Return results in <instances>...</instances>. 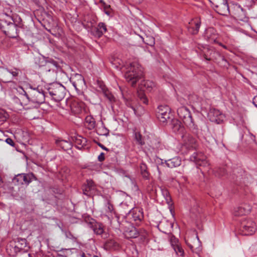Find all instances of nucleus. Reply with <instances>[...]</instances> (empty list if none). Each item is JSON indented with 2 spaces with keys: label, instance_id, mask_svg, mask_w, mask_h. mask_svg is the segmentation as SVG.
<instances>
[{
  "label": "nucleus",
  "instance_id": "nucleus-22",
  "mask_svg": "<svg viewBox=\"0 0 257 257\" xmlns=\"http://www.w3.org/2000/svg\"><path fill=\"white\" fill-rule=\"evenodd\" d=\"M139 85L141 90L143 91L147 90L151 92L155 87V83L153 81L149 80H142Z\"/></svg>",
  "mask_w": 257,
  "mask_h": 257
},
{
  "label": "nucleus",
  "instance_id": "nucleus-47",
  "mask_svg": "<svg viewBox=\"0 0 257 257\" xmlns=\"http://www.w3.org/2000/svg\"><path fill=\"white\" fill-rule=\"evenodd\" d=\"M97 85L98 88H99V90L102 91V93H103L104 91L107 90V88H106V86L105 85L103 82L98 81Z\"/></svg>",
  "mask_w": 257,
  "mask_h": 257
},
{
  "label": "nucleus",
  "instance_id": "nucleus-28",
  "mask_svg": "<svg viewBox=\"0 0 257 257\" xmlns=\"http://www.w3.org/2000/svg\"><path fill=\"white\" fill-rule=\"evenodd\" d=\"M87 139L80 136L76 137L75 140L76 147L79 150L84 148L87 145Z\"/></svg>",
  "mask_w": 257,
  "mask_h": 257
},
{
  "label": "nucleus",
  "instance_id": "nucleus-40",
  "mask_svg": "<svg viewBox=\"0 0 257 257\" xmlns=\"http://www.w3.org/2000/svg\"><path fill=\"white\" fill-rule=\"evenodd\" d=\"M138 96L140 100L145 104H148V99L147 98L143 91L140 90L138 92Z\"/></svg>",
  "mask_w": 257,
  "mask_h": 257
},
{
  "label": "nucleus",
  "instance_id": "nucleus-33",
  "mask_svg": "<svg viewBox=\"0 0 257 257\" xmlns=\"http://www.w3.org/2000/svg\"><path fill=\"white\" fill-rule=\"evenodd\" d=\"M95 119L91 116H87L85 118V125L87 128L91 130L95 127Z\"/></svg>",
  "mask_w": 257,
  "mask_h": 257
},
{
  "label": "nucleus",
  "instance_id": "nucleus-21",
  "mask_svg": "<svg viewBox=\"0 0 257 257\" xmlns=\"http://www.w3.org/2000/svg\"><path fill=\"white\" fill-rule=\"evenodd\" d=\"M171 127L173 131L182 136L184 134V127L180 120L177 119H172L171 120Z\"/></svg>",
  "mask_w": 257,
  "mask_h": 257
},
{
  "label": "nucleus",
  "instance_id": "nucleus-41",
  "mask_svg": "<svg viewBox=\"0 0 257 257\" xmlns=\"http://www.w3.org/2000/svg\"><path fill=\"white\" fill-rule=\"evenodd\" d=\"M99 3L101 4V6L103 7L105 14L107 16H109L110 12L108 10V9L110 8V5H107L103 0H100Z\"/></svg>",
  "mask_w": 257,
  "mask_h": 257
},
{
  "label": "nucleus",
  "instance_id": "nucleus-52",
  "mask_svg": "<svg viewBox=\"0 0 257 257\" xmlns=\"http://www.w3.org/2000/svg\"><path fill=\"white\" fill-rule=\"evenodd\" d=\"M77 257H91V255L88 253H85L83 252H81L78 255H77Z\"/></svg>",
  "mask_w": 257,
  "mask_h": 257
},
{
  "label": "nucleus",
  "instance_id": "nucleus-38",
  "mask_svg": "<svg viewBox=\"0 0 257 257\" xmlns=\"http://www.w3.org/2000/svg\"><path fill=\"white\" fill-rule=\"evenodd\" d=\"M133 136L134 137V139L135 141H136V143L142 146L145 145V142L143 139V136L141 134V133L139 132H134L133 134Z\"/></svg>",
  "mask_w": 257,
  "mask_h": 257
},
{
  "label": "nucleus",
  "instance_id": "nucleus-61",
  "mask_svg": "<svg viewBox=\"0 0 257 257\" xmlns=\"http://www.w3.org/2000/svg\"><path fill=\"white\" fill-rule=\"evenodd\" d=\"M28 257H34L35 256V255L33 254H31V253H29L28 254Z\"/></svg>",
  "mask_w": 257,
  "mask_h": 257
},
{
  "label": "nucleus",
  "instance_id": "nucleus-18",
  "mask_svg": "<svg viewBox=\"0 0 257 257\" xmlns=\"http://www.w3.org/2000/svg\"><path fill=\"white\" fill-rule=\"evenodd\" d=\"M96 190V185L92 180L87 179L86 183L82 186L83 194L86 196H90L92 191Z\"/></svg>",
  "mask_w": 257,
  "mask_h": 257
},
{
  "label": "nucleus",
  "instance_id": "nucleus-4",
  "mask_svg": "<svg viewBox=\"0 0 257 257\" xmlns=\"http://www.w3.org/2000/svg\"><path fill=\"white\" fill-rule=\"evenodd\" d=\"M0 29L6 35L10 38H16L18 37V28L12 17H8L7 20H1Z\"/></svg>",
  "mask_w": 257,
  "mask_h": 257
},
{
  "label": "nucleus",
  "instance_id": "nucleus-50",
  "mask_svg": "<svg viewBox=\"0 0 257 257\" xmlns=\"http://www.w3.org/2000/svg\"><path fill=\"white\" fill-rule=\"evenodd\" d=\"M139 231V236H141V239H145L148 236V232L145 230H140Z\"/></svg>",
  "mask_w": 257,
  "mask_h": 257
},
{
  "label": "nucleus",
  "instance_id": "nucleus-46",
  "mask_svg": "<svg viewBox=\"0 0 257 257\" xmlns=\"http://www.w3.org/2000/svg\"><path fill=\"white\" fill-rule=\"evenodd\" d=\"M65 235L67 238L70 239L74 242L77 240V237L74 236L69 231H66L65 232Z\"/></svg>",
  "mask_w": 257,
  "mask_h": 257
},
{
  "label": "nucleus",
  "instance_id": "nucleus-39",
  "mask_svg": "<svg viewBox=\"0 0 257 257\" xmlns=\"http://www.w3.org/2000/svg\"><path fill=\"white\" fill-rule=\"evenodd\" d=\"M213 172L216 176L221 177L226 174V171L224 167H219L215 168Z\"/></svg>",
  "mask_w": 257,
  "mask_h": 257
},
{
  "label": "nucleus",
  "instance_id": "nucleus-58",
  "mask_svg": "<svg viewBox=\"0 0 257 257\" xmlns=\"http://www.w3.org/2000/svg\"><path fill=\"white\" fill-rule=\"evenodd\" d=\"M126 103L127 105L128 106H130V107H131L133 109L134 112H136V108L134 106H133L131 104H130L129 103H127V102H126Z\"/></svg>",
  "mask_w": 257,
  "mask_h": 257
},
{
  "label": "nucleus",
  "instance_id": "nucleus-34",
  "mask_svg": "<svg viewBox=\"0 0 257 257\" xmlns=\"http://www.w3.org/2000/svg\"><path fill=\"white\" fill-rule=\"evenodd\" d=\"M151 147L157 151L162 150L163 146L158 139H153L151 141Z\"/></svg>",
  "mask_w": 257,
  "mask_h": 257
},
{
  "label": "nucleus",
  "instance_id": "nucleus-59",
  "mask_svg": "<svg viewBox=\"0 0 257 257\" xmlns=\"http://www.w3.org/2000/svg\"><path fill=\"white\" fill-rule=\"evenodd\" d=\"M250 139L253 141L255 142V136L251 134H250Z\"/></svg>",
  "mask_w": 257,
  "mask_h": 257
},
{
  "label": "nucleus",
  "instance_id": "nucleus-57",
  "mask_svg": "<svg viewBox=\"0 0 257 257\" xmlns=\"http://www.w3.org/2000/svg\"><path fill=\"white\" fill-rule=\"evenodd\" d=\"M98 145L104 150L107 151L108 150L106 147L100 143L98 144Z\"/></svg>",
  "mask_w": 257,
  "mask_h": 257
},
{
  "label": "nucleus",
  "instance_id": "nucleus-24",
  "mask_svg": "<svg viewBox=\"0 0 257 257\" xmlns=\"http://www.w3.org/2000/svg\"><path fill=\"white\" fill-rule=\"evenodd\" d=\"M104 248L107 250H116L119 248L120 246L115 240L107 239L104 243Z\"/></svg>",
  "mask_w": 257,
  "mask_h": 257
},
{
  "label": "nucleus",
  "instance_id": "nucleus-12",
  "mask_svg": "<svg viewBox=\"0 0 257 257\" xmlns=\"http://www.w3.org/2000/svg\"><path fill=\"white\" fill-rule=\"evenodd\" d=\"M127 217L135 221L136 225H139L144 218L143 209L140 207H134L127 214Z\"/></svg>",
  "mask_w": 257,
  "mask_h": 257
},
{
  "label": "nucleus",
  "instance_id": "nucleus-36",
  "mask_svg": "<svg viewBox=\"0 0 257 257\" xmlns=\"http://www.w3.org/2000/svg\"><path fill=\"white\" fill-rule=\"evenodd\" d=\"M160 189L162 194L166 200V202L168 204V205H171L172 204V201L168 190L167 189L162 187H161Z\"/></svg>",
  "mask_w": 257,
  "mask_h": 257
},
{
  "label": "nucleus",
  "instance_id": "nucleus-3",
  "mask_svg": "<svg viewBox=\"0 0 257 257\" xmlns=\"http://www.w3.org/2000/svg\"><path fill=\"white\" fill-rule=\"evenodd\" d=\"M177 113L184 123L194 133H197L198 131V125L195 123L191 112L186 106H181L178 108Z\"/></svg>",
  "mask_w": 257,
  "mask_h": 257
},
{
  "label": "nucleus",
  "instance_id": "nucleus-15",
  "mask_svg": "<svg viewBox=\"0 0 257 257\" xmlns=\"http://www.w3.org/2000/svg\"><path fill=\"white\" fill-rule=\"evenodd\" d=\"M15 245L14 247V251L15 253H18L21 251L26 252L29 249L27 241L25 238H17L15 240Z\"/></svg>",
  "mask_w": 257,
  "mask_h": 257
},
{
  "label": "nucleus",
  "instance_id": "nucleus-55",
  "mask_svg": "<svg viewBox=\"0 0 257 257\" xmlns=\"http://www.w3.org/2000/svg\"><path fill=\"white\" fill-rule=\"evenodd\" d=\"M252 103L257 108V95L253 97L252 99Z\"/></svg>",
  "mask_w": 257,
  "mask_h": 257
},
{
  "label": "nucleus",
  "instance_id": "nucleus-10",
  "mask_svg": "<svg viewBox=\"0 0 257 257\" xmlns=\"http://www.w3.org/2000/svg\"><path fill=\"white\" fill-rule=\"evenodd\" d=\"M191 217L196 220H200L203 216V209L200 206L199 201L194 199L191 203L190 209Z\"/></svg>",
  "mask_w": 257,
  "mask_h": 257
},
{
  "label": "nucleus",
  "instance_id": "nucleus-51",
  "mask_svg": "<svg viewBox=\"0 0 257 257\" xmlns=\"http://www.w3.org/2000/svg\"><path fill=\"white\" fill-rule=\"evenodd\" d=\"M5 142L9 145H10L11 146L16 147V144L11 138H8L6 139Z\"/></svg>",
  "mask_w": 257,
  "mask_h": 257
},
{
  "label": "nucleus",
  "instance_id": "nucleus-30",
  "mask_svg": "<svg viewBox=\"0 0 257 257\" xmlns=\"http://www.w3.org/2000/svg\"><path fill=\"white\" fill-rule=\"evenodd\" d=\"M1 79L3 82L5 83H8L12 81V76L11 74L10 70L6 68L4 69L3 72L1 73Z\"/></svg>",
  "mask_w": 257,
  "mask_h": 257
},
{
  "label": "nucleus",
  "instance_id": "nucleus-17",
  "mask_svg": "<svg viewBox=\"0 0 257 257\" xmlns=\"http://www.w3.org/2000/svg\"><path fill=\"white\" fill-rule=\"evenodd\" d=\"M181 137L183 140L184 146L187 148L190 149H195L196 140L191 135L187 133H184Z\"/></svg>",
  "mask_w": 257,
  "mask_h": 257
},
{
  "label": "nucleus",
  "instance_id": "nucleus-44",
  "mask_svg": "<svg viewBox=\"0 0 257 257\" xmlns=\"http://www.w3.org/2000/svg\"><path fill=\"white\" fill-rule=\"evenodd\" d=\"M9 117V114L3 110H0V121L4 122Z\"/></svg>",
  "mask_w": 257,
  "mask_h": 257
},
{
  "label": "nucleus",
  "instance_id": "nucleus-60",
  "mask_svg": "<svg viewBox=\"0 0 257 257\" xmlns=\"http://www.w3.org/2000/svg\"><path fill=\"white\" fill-rule=\"evenodd\" d=\"M58 256L59 257H67L66 255L62 254V253H58Z\"/></svg>",
  "mask_w": 257,
  "mask_h": 257
},
{
  "label": "nucleus",
  "instance_id": "nucleus-53",
  "mask_svg": "<svg viewBox=\"0 0 257 257\" xmlns=\"http://www.w3.org/2000/svg\"><path fill=\"white\" fill-rule=\"evenodd\" d=\"M104 154L103 153H101L100 154L98 157V160L100 162H102L104 160Z\"/></svg>",
  "mask_w": 257,
  "mask_h": 257
},
{
  "label": "nucleus",
  "instance_id": "nucleus-31",
  "mask_svg": "<svg viewBox=\"0 0 257 257\" xmlns=\"http://www.w3.org/2000/svg\"><path fill=\"white\" fill-rule=\"evenodd\" d=\"M75 78L77 79V81H71L74 88L77 90L78 87L82 86L85 82L83 77L81 74H76Z\"/></svg>",
  "mask_w": 257,
  "mask_h": 257
},
{
  "label": "nucleus",
  "instance_id": "nucleus-27",
  "mask_svg": "<svg viewBox=\"0 0 257 257\" xmlns=\"http://www.w3.org/2000/svg\"><path fill=\"white\" fill-rule=\"evenodd\" d=\"M221 114V112L219 110L214 108H210L208 112L209 116L212 117L210 118L211 120L212 121H216L217 123H219L221 120L220 118H217Z\"/></svg>",
  "mask_w": 257,
  "mask_h": 257
},
{
  "label": "nucleus",
  "instance_id": "nucleus-2",
  "mask_svg": "<svg viewBox=\"0 0 257 257\" xmlns=\"http://www.w3.org/2000/svg\"><path fill=\"white\" fill-rule=\"evenodd\" d=\"M42 88L38 87L37 88H30L28 91H24V95L27 100L28 102H32L33 103L40 105L45 102V94Z\"/></svg>",
  "mask_w": 257,
  "mask_h": 257
},
{
  "label": "nucleus",
  "instance_id": "nucleus-62",
  "mask_svg": "<svg viewBox=\"0 0 257 257\" xmlns=\"http://www.w3.org/2000/svg\"><path fill=\"white\" fill-rule=\"evenodd\" d=\"M67 249H62L61 250H60L59 251L60 252H64V251L66 250Z\"/></svg>",
  "mask_w": 257,
  "mask_h": 257
},
{
  "label": "nucleus",
  "instance_id": "nucleus-14",
  "mask_svg": "<svg viewBox=\"0 0 257 257\" xmlns=\"http://www.w3.org/2000/svg\"><path fill=\"white\" fill-rule=\"evenodd\" d=\"M43 58L45 63L44 65H41V66H44V69L46 71L49 72L52 71L54 72H57L61 69L59 63L53 58L45 57H43Z\"/></svg>",
  "mask_w": 257,
  "mask_h": 257
},
{
  "label": "nucleus",
  "instance_id": "nucleus-20",
  "mask_svg": "<svg viewBox=\"0 0 257 257\" xmlns=\"http://www.w3.org/2000/svg\"><path fill=\"white\" fill-rule=\"evenodd\" d=\"M201 26V21L200 20H193L188 24L187 26L188 31L192 35H196L198 34Z\"/></svg>",
  "mask_w": 257,
  "mask_h": 257
},
{
  "label": "nucleus",
  "instance_id": "nucleus-9",
  "mask_svg": "<svg viewBox=\"0 0 257 257\" xmlns=\"http://www.w3.org/2000/svg\"><path fill=\"white\" fill-rule=\"evenodd\" d=\"M203 36L204 39L209 43L218 44L220 46H222L224 49H227L226 46L223 45L221 43H219L218 41L219 37L218 34L214 28L212 27H209L206 29Z\"/></svg>",
  "mask_w": 257,
  "mask_h": 257
},
{
  "label": "nucleus",
  "instance_id": "nucleus-37",
  "mask_svg": "<svg viewBox=\"0 0 257 257\" xmlns=\"http://www.w3.org/2000/svg\"><path fill=\"white\" fill-rule=\"evenodd\" d=\"M140 168L141 173L143 178L148 179L149 177V173L148 171L147 165L145 163L142 162L140 164Z\"/></svg>",
  "mask_w": 257,
  "mask_h": 257
},
{
  "label": "nucleus",
  "instance_id": "nucleus-25",
  "mask_svg": "<svg viewBox=\"0 0 257 257\" xmlns=\"http://www.w3.org/2000/svg\"><path fill=\"white\" fill-rule=\"evenodd\" d=\"M182 160L179 157H175L172 159L165 161L166 166L170 168H176L181 165Z\"/></svg>",
  "mask_w": 257,
  "mask_h": 257
},
{
  "label": "nucleus",
  "instance_id": "nucleus-6",
  "mask_svg": "<svg viewBox=\"0 0 257 257\" xmlns=\"http://www.w3.org/2000/svg\"><path fill=\"white\" fill-rule=\"evenodd\" d=\"M214 10L218 14L227 16L229 14V9L227 0H208Z\"/></svg>",
  "mask_w": 257,
  "mask_h": 257
},
{
  "label": "nucleus",
  "instance_id": "nucleus-32",
  "mask_svg": "<svg viewBox=\"0 0 257 257\" xmlns=\"http://www.w3.org/2000/svg\"><path fill=\"white\" fill-rule=\"evenodd\" d=\"M91 228L97 235H101L104 232L103 226L101 223L96 222L94 224H91Z\"/></svg>",
  "mask_w": 257,
  "mask_h": 257
},
{
  "label": "nucleus",
  "instance_id": "nucleus-26",
  "mask_svg": "<svg viewBox=\"0 0 257 257\" xmlns=\"http://www.w3.org/2000/svg\"><path fill=\"white\" fill-rule=\"evenodd\" d=\"M124 234L126 238H135L139 236V231L136 227L131 226L125 230Z\"/></svg>",
  "mask_w": 257,
  "mask_h": 257
},
{
  "label": "nucleus",
  "instance_id": "nucleus-7",
  "mask_svg": "<svg viewBox=\"0 0 257 257\" xmlns=\"http://www.w3.org/2000/svg\"><path fill=\"white\" fill-rule=\"evenodd\" d=\"M201 55L206 60L216 62L219 58L222 61H226L225 58L213 48L205 47L201 50Z\"/></svg>",
  "mask_w": 257,
  "mask_h": 257
},
{
  "label": "nucleus",
  "instance_id": "nucleus-64",
  "mask_svg": "<svg viewBox=\"0 0 257 257\" xmlns=\"http://www.w3.org/2000/svg\"><path fill=\"white\" fill-rule=\"evenodd\" d=\"M91 257H98V256H96V255H94L93 256H91Z\"/></svg>",
  "mask_w": 257,
  "mask_h": 257
},
{
  "label": "nucleus",
  "instance_id": "nucleus-54",
  "mask_svg": "<svg viewBox=\"0 0 257 257\" xmlns=\"http://www.w3.org/2000/svg\"><path fill=\"white\" fill-rule=\"evenodd\" d=\"M18 91L19 92V93L22 95V96L25 97V96L24 95V91H26L22 87H20Z\"/></svg>",
  "mask_w": 257,
  "mask_h": 257
},
{
  "label": "nucleus",
  "instance_id": "nucleus-45",
  "mask_svg": "<svg viewBox=\"0 0 257 257\" xmlns=\"http://www.w3.org/2000/svg\"><path fill=\"white\" fill-rule=\"evenodd\" d=\"M103 93L110 102H113L115 101V97L109 92V91L108 89L106 91H104Z\"/></svg>",
  "mask_w": 257,
  "mask_h": 257
},
{
  "label": "nucleus",
  "instance_id": "nucleus-29",
  "mask_svg": "<svg viewBox=\"0 0 257 257\" xmlns=\"http://www.w3.org/2000/svg\"><path fill=\"white\" fill-rule=\"evenodd\" d=\"M56 144L64 151L70 150L72 147V145L70 142L63 140H57L56 141Z\"/></svg>",
  "mask_w": 257,
  "mask_h": 257
},
{
  "label": "nucleus",
  "instance_id": "nucleus-5",
  "mask_svg": "<svg viewBox=\"0 0 257 257\" xmlns=\"http://www.w3.org/2000/svg\"><path fill=\"white\" fill-rule=\"evenodd\" d=\"M48 92L55 101H60L65 97L66 88L62 84L58 83H52L47 89Z\"/></svg>",
  "mask_w": 257,
  "mask_h": 257
},
{
  "label": "nucleus",
  "instance_id": "nucleus-49",
  "mask_svg": "<svg viewBox=\"0 0 257 257\" xmlns=\"http://www.w3.org/2000/svg\"><path fill=\"white\" fill-rule=\"evenodd\" d=\"M240 223H244L247 226H256L255 223L251 219H244L241 221Z\"/></svg>",
  "mask_w": 257,
  "mask_h": 257
},
{
  "label": "nucleus",
  "instance_id": "nucleus-35",
  "mask_svg": "<svg viewBox=\"0 0 257 257\" xmlns=\"http://www.w3.org/2000/svg\"><path fill=\"white\" fill-rule=\"evenodd\" d=\"M13 99L17 105L16 108L18 110H22L23 108H24V106L27 105V100L26 99V100H25L24 98H22L23 101H21V100L17 97H14Z\"/></svg>",
  "mask_w": 257,
  "mask_h": 257
},
{
  "label": "nucleus",
  "instance_id": "nucleus-23",
  "mask_svg": "<svg viewBox=\"0 0 257 257\" xmlns=\"http://www.w3.org/2000/svg\"><path fill=\"white\" fill-rule=\"evenodd\" d=\"M240 231L243 235H249L253 234L256 229V226H247L244 223H240Z\"/></svg>",
  "mask_w": 257,
  "mask_h": 257
},
{
  "label": "nucleus",
  "instance_id": "nucleus-63",
  "mask_svg": "<svg viewBox=\"0 0 257 257\" xmlns=\"http://www.w3.org/2000/svg\"><path fill=\"white\" fill-rule=\"evenodd\" d=\"M160 161H161V164H163L164 163V162H163V160H160Z\"/></svg>",
  "mask_w": 257,
  "mask_h": 257
},
{
  "label": "nucleus",
  "instance_id": "nucleus-13",
  "mask_svg": "<svg viewBox=\"0 0 257 257\" xmlns=\"http://www.w3.org/2000/svg\"><path fill=\"white\" fill-rule=\"evenodd\" d=\"M190 160L193 162L197 167H207L209 165L207 158L204 154L200 151L194 152L190 157Z\"/></svg>",
  "mask_w": 257,
  "mask_h": 257
},
{
  "label": "nucleus",
  "instance_id": "nucleus-16",
  "mask_svg": "<svg viewBox=\"0 0 257 257\" xmlns=\"http://www.w3.org/2000/svg\"><path fill=\"white\" fill-rule=\"evenodd\" d=\"M91 27V33L97 38L101 37L107 31L106 25L102 22L99 23L96 27Z\"/></svg>",
  "mask_w": 257,
  "mask_h": 257
},
{
  "label": "nucleus",
  "instance_id": "nucleus-56",
  "mask_svg": "<svg viewBox=\"0 0 257 257\" xmlns=\"http://www.w3.org/2000/svg\"><path fill=\"white\" fill-rule=\"evenodd\" d=\"M11 74L12 76V80H13V78L14 77L17 76L18 74V73L16 71H10Z\"/></svg>",
  "mask_w": 257,
  "mask_h": 257
},
{
  "label": "nucleus",
  "instance_id": "nucleus-11",
  "mask_svg": "<svg viewBox=\"0 0 257 257\" xmlns=\"http://www.w3.org/2000/svg\"><path fill=\"white\" fill-rule=\"evenodd\" d=\"M157 116L162 123L167 122L171 119L172 114L170 107L167 105H160L157 111Z\"/></svg>",
  "mask_w": 257,
  "mask_h": 257
},
{
  "label": "nucleus",
  "instance_id": "nucleus-42",
  "mask_svg": "<svg viewBox=\"0 0 257 257\" xmlns=\"http://www.w3.org/2000/svg\"><path fill=\"white\" fill-rule=\"evenodd\" d=\"M105 211L109 215V214H112L114 213L113 207L112 204L107 201L105 204Z\"/></svg>",
  "mask_w": 257,
  "mask_h": 257
},
{
  "label": "nucleus",
  "instance_id": "nucleus-48",
  "mask_svg": "<svg viewBox=\"0 0 257 257\" xmlns=\"http://www.w3.org/2000/svg\"><path fill=\"white\" fill-rule=\"evenodd\" d=\"M146 41H144V42L147 45L152 46L155 44V39L153 37H147Z\"/></svg>",
  "mask_w": 257,
  "mask_h": 257
},
{
  "label": "nucleus",
  "instance_id": "nucleus-19",
  "mask_svg": "<svg viewBox=\"0 0 257 257\" xmlns=\"http://www.w3.org/2000/svg\"><path fill=\"white\" fill-rule=\"evenodd\" d=\"M250 210V206L248 204H242L238 207L234 208L233 214L236 216L245 215L249 213Z\"/></svg>",
  "mask_w": 257,
  "mask_h": 257
},
{
  "label": "nucleus",
  "instance_id": "nucleus-43",
  "mask_svg": "<svg viewBox=\"0 0 257 257\" xmlns=\"http://www.w3.org/2000/svg\"><path fill=\"white\" fill-rule=\"evenodd\" d=\"M174 250L175 251L176 254L178 256H183L184 255V251L182 247L179 245H176L174 247Z\"/></svg>",
  "mask_w": 257,
  "mask_h": 257
},
{
  "label": "nucleus",
  "instance_id": "nucleus-8",
  "mask_svg": "<svg viewBox=\"0 0 257 257\" xmlns=\"http://www.w3.org/2000/svg\"><path fill=\"white\" fill-rule=\"evenodd\" d=\"M37 179L33 173L19 174L15 176L13 181L17 185H25L28 186L33 180Z\"/></svg>",
  "mask_w": 257,
  "mask_h": 257
},
{
  "label": "nucleus",
  "instance_id": "nucleus-1",
  "mask_svg": "<svg viewBox=\"0 0 257 257\" xmlns=\"http://www.w3.org/2000/svg\"><path fill=\"white\" fill-rule=\"evenodd\" d=\"M124 77L132 86H135L136 83L143 77L142 67L136 62L130 63L124 74Z\"/></svg>",
  "mask_w": 257,
  "mask_h": 257
}]
</instances>
